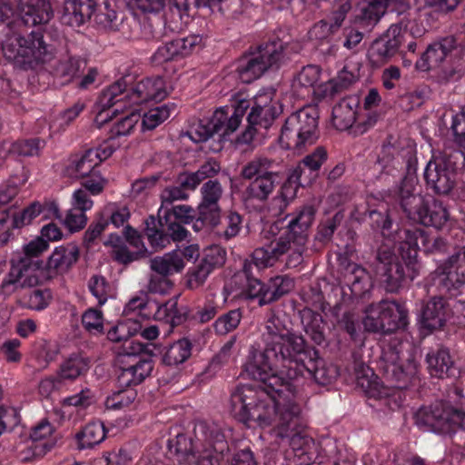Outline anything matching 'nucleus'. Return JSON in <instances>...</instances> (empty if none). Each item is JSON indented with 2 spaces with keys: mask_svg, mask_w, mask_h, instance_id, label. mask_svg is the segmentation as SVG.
I'll use <instances>...</instances> for the list:
<instances>
[{
  "mask_svg": "<svg viewBox=\"0 0 465 465\" xmlns=\"http://www.w3.org/2000/svg\"><path fill=\"white\" fill-rule=\"evenodd\" d=\"M262 335L264 351L254 353L246 365L249 375L262 384L237 386L231 395L232 412L243 423L273 426L278 443L290 446L301 465H310L316 459V445L306 433L292 381L307 376L325 385L336 377V370L314 361L316 351L307 350L303 338L290 332L276 316L267 321Z\"/></svg>",
  "mask_w": 465,
  "mask_h": 465,
  "instance_id": "1",
  "label": "nucleus"
},
{
  "mask_svg": "<svg viewBox=\"0 0 465 465\" xmlns=\"http://www.w3.org/2000/svg\"><path fill=\"white\" fill-rule=\"evenodd\" d=\"M314 214L312 206H304L284 228L281 227L280 222L266 224L262 235L270 243L253 251V264L258 268L273 266L278 262H284L289 268L301 264Z\"/></svg>",
  "mask_w": 465,
  "mask_h": 465,
  "instance_id": "2",
  "label": "nucleus"
},
{
  "mask_svg": "<svg viewBox=\"0 0 465 465\" xmlns=\"http://www.w3.org/2000/svg\"><path fill=\"white\" fill-rule=\"evenodd\" d=\"M419 239L425 240L420 229H406L398 232L397 242L393 252H387L382 247L378 258L382 263L384 282L387 290L396 292L406 281H413L420 273V264L418 260Z\"/></svg>",
  "mask_w": 465,
  "mask_h": 465,
  "instance_id": "3",
  "label": "nucleus"
},
{
  "mask_svg": "<svg viewBox=\"0 0 465 465\" xmlns=\"http://www.w3.org/2000/svg\"><path fill=\"white\" fill-rule=\"evenodd\" d=\"M2 50L7 60L23 69H35L52 58L49 45L39 31H34L26 36L15 32L7 34Z\"/></svg>",
  "mask_w": 465,
  "mask_h": 465,
  "instance_id": "4",
  "label": "nucleus"
},
{
  "mask_svg": "<svg viewBox=\"0 0 465 465\" xmlns=\"http://www.w3.org/2000/svg\"><path fill=\"white\" fill-rule=\"evenodd\" d=\"M415 183L412 178L402 181L400 189L401 206L410 219L425 226L441 228L449 218L447 209L434 199H425L420 194H414Z\"/></svg>",
  "mask_w": 465,
  "mask_h": 465,
  "instance_id": "5",
  "label": "nucleus"
},
{
  "mask_svg": "<svg viewBox=\"0 0 465 465\" xmlns=\"http://www.w3.org/2000/svg\"><path fill=\"white\" fill-rule=\"evenodd\" d=\"M318 111L304 106L292 114L282 129L280 143L283 148L302 151L318 139Z\"/></svg>",
  "mask_w": 465,
  "mask_h": 465,
  "instance_id": "6",
  "label": "nucleus"
},
{
  "mask_svg": "<svg viewBox=\"0 0 465 465\" xmlns=\"http://www.w3.org/2000/svg\"><path fill=\"white\" fill-rule=\"evenodd\" d=\"M414 419L415 424L424 431L449 434L457 428L465 430V412L454 410L442 401L420 408Z\"/></svg>",
  "mask_w": 465,
  "mask_h": 465,
  "instance_id": "7",
  "label": "nucleus"
},
{
  "mask_svg": "<svg viewBox=\"0 0 465 465\" xmlns=\"http://www.w3.org/2000/svg\"><path fill=\"white\" fill-rule=\"evenodd\" d=\"M360 100L348 96L338 102L332 108L331 124L338 131H349L353 135H361L372 128L379 119L377 112L359 114Z\"/></svg>",
  "mask_w": 465,
  "mask_h": 465,
  "instance_id": "8",
  "label": "nucleus"
},
{
  "mask_svg": "<svg viewBox=\"0 0 465 465\" xmlns=\"http://www.w3.org/2000/svg\"><path fill=\"white\" fill-rule=\"evenodd\" d=\"M362 320L364 329L370 332L389 333L407 325L406 309L393 301H381L365 309Z\"/></svg>",
  "mask_w": 465,
  "mask_h": 465,
  "instance_id": "9",
  "label": "nucleus"
},
{
  "mask_svg": "<svg viewBox=\"0 0 465 465\" xmlns=\"http://www.w3.org/2000/svg\"><path fill=\"white\" fill-rule=\"evenodd\" d=\"M282 113V105L273 89L261 90L254 97L253 105L248 115V127L239 137V142L249 143L255 134V127L269 128L276 117Z\"/></svg>",
  "mask_w": 465,
  "mask_h": 465,
  "instance_id": "10",
  "label": "nucleus"
},
{
  "mask_svg": "<svg viewBox=\"0 0 465 465\" xmlns=\"http://www.w3.org/2000/svg\"><path fill=\"white\" fill-rule=\"evenodd\" d=\"M464 159L461 151L433 155L424 172L427 184L437 193L445 194L450 192L454 184L455 170L463 164Z\"/></svg>",
  "mask_w": 465,
  "mask_h": 465,
  "instance_id": "11",
  "label": "nucleus"
},
{
  "mask_svg": "<svg viewBox=\"0 0 465 465\" xmlns=\"http://www.w3.org/2000/svg\"><path fill=\"white\" fill-rule=\"evenodd\" d=\"M282 54L283 48L280 42H272L262 46L257 54L238 68L240 80L248 84L259 78L269 67L282 60Z\"/></svg>",
  "mask_w": 465,
  "mask_h": 465,
  "instance_id": "12",
  "label": "nucleus"
},
{
  "mask_svg": "<svg viewBox=\"0 0 465 465\" xmlns=\"http://www.w3.org/2000/svg\"><path fill=\"white\" fill-rule=\"evenodd\" d=\"M412 35L400 25H391L384 35L371 44L368 52L371 63L380 66L389 62Z\"/></svg>",
  "mask_w": 465,
  "mask_h": 465,
  "instance_id": "13",
  "label": "nucleus"
},
{
  "mask_svg": "<svg viewBox=\"0 0 465 465\" xmlns=\"http://www.w3.org/2000/svg\"><path fill=\"white\" fill-rule=\"evenodd\" d=\"M114 151L115 147L112 141H104L98 147L89 149L82 154L71 156L65 165L64 173L67 176L76 179L88 176Z\"/></svg>",
  "mask_w": 465,
  "mask_h": 465,
  "instance_id": "14",
  "label": "nucleus"
},
{
  "mask_svg": "<svg viewBox=\"0 0 465 465\" xmlns=\"http://www.w3.org/2000/svg\"><path fill=\"white\" fill-rule=\"evenodd\" d=\"M127 95H129V88L127 89V84L124 78L119 79L103 90L96 104L99 112L95 121L97 123L106 122L109 116L133 106L134 104H131V100L126 97Z\"/></svg>",
  "mask_w": 465,
  "mask_h": 465,
  "instance_id": "15",
  "label": "nucleus"
},
{
  "mask_svg": "<svg viewBox=\"0 0 465 465\" xmlns=\"http://www.w3.org/2000/svg\"><path fill=\"white\" fill-rule=\"evenodd\" d=\"M321 70L316 65L303 67L293 79L292 88L294 95L301 99H306L312 95L325 97L332 95L334 84L331 81L316 85L319 82Z\"/></svg>",
  "mask_w": 465,
  "mask_h": 465,
  "instance_id": "16",
  "label": "nucleus"
},
{
  "mask_svg": "<svg viewBox=\"0 0 465 465\" xmlns=\"http://www.w3.org/2000/svg\"><path fill=\"white\" fill-rule=\"evenodd\" d=\"M250 102L244 98L235 100L231 106L218 108L211 118L215 133L223 137L234 133L240 126Z\"/></svg>",
  "mask_w": 465,
  "mask_h": 465,
  "instance_id": "17",
  "label": "nucleus"
},
{
  "mask_svg": "<svg viewBox=\"0 0 465 465\" xmlns=\"http://www.w3.org/2000/svg\"><path fill=\"white\" fill-rule=\"evenodd\" d=\"M381 367L389 379L396 381H406L413 376L418 369L417 362L411 355L407 357L403 354L400 355V352L394 349L383 351Z\"/></svg>",
  "mask_w": 465,
  "mask_h": 465,
  "instance_id": "18",
  "label": "nucleus"
},
{
  "mask_svg": "<svg viewBox=\"0 0 465 465\" xmlns=\"http://www.w3.org/2000/svg\"><path fill=\"white\" fill-rule=\"evenodd\" d=\"M169 94L166 83L160 76L148 77L138 81L129 88V95L134 105L142 104L150 101H162Z\"/></svg>",
  "mask_w": 465,
  "mask_h": 465,
  "instance_id": "19",
  "label": "nucleus"
},
{
  "mask_svg": "<svg viewBox=\"0 0 465 465\" xmlns=\"http://www.w3.org/2000/svg\"><path fill=\"white\" fill-rule=\"evenodd\" d=\"M202 201L198 205V218L202 222L215 227L219 223L220 207L218 202L223 194V188L216 180L206 182L201 188Z\"/></svg>",
  "mask_w": 465,
  "mask_h": 465,
  "instance_id": "20",
  "label": "nucleus"
},
{
  "mask_svg": "<svg viewBox=\"0 0 465 465\" xmlns=\"http://www.w3.org/2000/svg\"><path fill=\"white\" fill-rule=\"evenodd\" d=\"M39 282L37 272L25 260L13 264L9 272L1 283V290L5 295H11L19 289L33 287Z\"/></svg>",
  "mask_w": 465,
  "mask_h": 465,
  "instance_id": "21",
  "label": "nucleus"
},
{
  "mask_svg": "<svg viewBox=\"0 0 465 465\" xmlns=\"http://www.w3.org/2000/svg\"><path fill=\"white\" fill-rule=\"evenodd\" d=\"M437 281L446 290L457 289L465 282V246L450 257L447 262L436 271Z\"/></svg>",
  "mask_w": 465,
  "mask_h": 465,
  "instance_id": "22",
  "label": "nucleus"
},
{
  "mask_svg": "<svg viewBox=\"0 0 465 465\" xmlns=\"http://www.w3.org/2000/svg\"><path fill=\"white\" fill-rule=\"evenodd\" d=\"M389 0H361L356 5L350 24L371 30L385 14Z\"/></svg>",
  "mask_w": 465,
  "mask_h": 465,
  "instance_id": "23",
  "label": "nucleus"
},
{
  "mask_svg": "<svg viewBox=\"0 0 465 465\" xmlns=\"http://www.w3.org/2000/svg\"><path fill=\"white\" fill-rule=\"evenodd\" d=\"M252 269V262L244 261L242 272L246 276L247 282L242 290H232L229 284L223 288V300L226 302L230 296L232 299H246L253 300L258 299L260 305L268 304L263 301V296L268 292V285L263 284L260 280L250 277Z\"/></svg>",
  "mask_w": 465,
  "mask_h": 465,
  "instance_id": "24",
  "label": "nucleus"
},
{
  "mask_svg": "<svg viewBox=\"0 0 465 465\" xmlns=\"http://www.w3.org/2000/svg\"><path fill=\"white\" fill-rule=\"evenodd\" d=\"M140 329V324L135 320L129 318L109 330L107 338L114 342L124 341L122 353L129 357H134L143 351V346L140 342L129 340V338L137 333Z\"/></svg>",
  "mask_w": 465,
  "mask_h": 465,
  "instance_id": "25",
  "label": "nucleus"
},
{
  "mask_svg": "<svg viewBox=\"0 0 465 465\" xmlns=\"http://www.w3.org/2000/svg\"><path fill=\"white\" fill-rule=\"evenodd\" d=\"M95 5V0H64L60 19L70 26H80L91 17Z\"/></svg>",
  "mask_w": 465,
  "mask_h": 465,
  "instance_id": "26",
  "label": "nucleus"
},
{
  "mask_svg": "<svg viewBox=\"0 0 465 465\" xmlns=\"http://www.w3.org/2000/svg\"><path fill=\"white\" fill-rule=\"evenodd\" d=\"M454 45L453 38H445L441 42L429 45L425 53L416 62V68L423 72L440 68L453 49Z\"/></svg>",
  "mask_w": 465,
  "mask_h": 465,
  "instance_id": "27",
  "label": "nucleus"
},
{
  "mask_svg": "<svg viewBox=\"0 0 465 465\" xmlns=\"http://www.w3.org/2000/svg\"><path fill=\"white\" fill-rule=\"evenodd\" d=\"M21 18L26 25L46 24L53 16V9L47 0H20Z\"/></svg>",
  "mask_w": 465,
  "mask_h": 465,
  "instance_id": "28",
  "label": "nucleus"
},
{
  "mask_svg": "<svg viewBox=\"0 0 465 465\" xmlns=\"http://www.w3.org/2000/svg\"><path fill=\"white\" fill-rule=\"evenodd\" d=\"M79 255L80 251L75 243L70 242L57 246L48 258L47 269L65 272L78 261Z\"/></svg>",
  "mask_w": 465,
  "mask_h": 465,
  "instance_id": "29",
  "label": "nucleus"
},
{
  "mask_svg": "<svg viewBox=\"0 0 465 465\" xmlns=\"http://www.w3.org/2000/svg\"><path fill=\"white\" fill-rule=\"evenodd\" d=\"M356 382L371 398H382L388 395V390L368 366L363 364L359 366L356 371Z\"/></svg>",
  "mask_w": 465,
  "mask_h": 465,
  "instance_id": "30",
  "label": "nucleus"
},
{
  "mask_svg": "<svg viewBox=\"0 0 465 465\" xmlns=\"http://www.w3.org/2000/svg\"><path fill=\"white\" fill-rule=\"evenodd\" d=\"M447 316L446 303L442 298H433L429 301L422 312V327L433 331L440 329Z\"/></svg>",
  "mask_w": 465,
  "mask_h": 465,
  "instance_id": "31",
  "label": "nucleus"
},
{
  "mask_svg": "<svg viewBox=\"0 0 465 465\" xmlns=\"http://www.w3.org/2000/svg\"><path fill=\"white\" fill-rule=\"evenodd\" d=\"M90 368L89 361L79 354H73L64 360L57 371V379L61 381H74L84 375Z\"/></svg>",
  "mask_w": 465,
  "mask_h": 465,
  "instance_id": "32",
  "label": "nucleus"
},
{
  "mask_svg": "<svg viewBox=\"0 0 465 465\" xmlns=\"http://www.w3.org/2000/svg\"><path fill=\"white\" fill-rule=\"evenodd\" d=\"M305 166L300 163L291 172L287 183L282 186L281 195L284 201L292 200L296 195V191L300 186L309 184L316 174L309 172L306 173Z\"/></svg>",
  "mask_w": 465,
  "mask_h": 465,
  "instance_id": "33",
  "label": "nucleus"
},
{
  "mask_svg": "<svg viewBox=\"0 0 465 465\" xmlns=\"http://www.w3.org/2000/svg\"><path fill=\"white\" fill-rule=\"evenodd\" d=\"M184 265L182 253L179 251L165 253L151 261V269L163 276L180 272Z\"/></svg>",
  "mask_w": 465,
  "mask_h": 465,
  "instance_id": "34",
  "label": "nucleus"
},
{
  "mask_svg": "<svg viewBox=\"0 0 465 465\" xmlns=\"http://www.w3.org/2000/svg\"><path fill=\"white\" fill-rule=\"evenodd\" d=\"M104 426L100 421H93L86 424L75 434V439L80 449H91L100 444L105 439Z\"/></svg>",
  "mask_w": 465,
  "mask_h": 465,
  "instance_id": "35",
  "label": "nucleus"
},
{
  "mask_svg": "<svg viewBox=\"0 0 465 465\" xmlns=\"http://www.w3.org/2000/svg\"><path fill=\"white\" fill-rule=\"evenodd\" d=\"M277 173L265 174L250 183L246 188V195L250 199L265 201L276 186Z\"/></svg>",
  "mask_w": 465,
  "mask_h": 465,
  "instance_id": "36",
  "label": "nucleus"
},
{
  "mask_svg": "<svg viewBox=\"0 0 465 465\" xmlns=\"http://www.w3.org/2000/svg\"><path fill=\"white\" fill-rule=\"evenodd\" d=\"M427 362L430 373L440 379L449 376V371L453 363L449 351L445 349H440L435 353L428 354Z\"/></svg>",
  "mask_w": 465,
  "mask_h": 465,
  "instance_id": "37",
  "label": "nucleus"
},
{
  "mask_svg": "<svg viewBox=\"0 0 465 465\" xmlns=\"http://www.w3.org/2000/svg\"><path fill=\"white\" fill-rule=\"evenodd\" d=\"M154 311L153 317L155 321L163 322L173 327L181 322V315H179L176 308V302L173 300L168 301L164 304L159 305L155 302L150 304V311Z\"/></svg>",
  "mask_w": 465,
  "mask_h": 465,
  "instance_id": "38",
  "label": "nucleus"
},
{
  "mask_svg": "<svg viewBox=\"0 0 465 465\" xmlns=\"http://www.w3.org/2000/svg\"><path fill=\"white\" fill-rule=\"evenodd\" d=\"M192 352V344L187 339L173 342L165 351L163 361L167 365H178L184 362Z\"/></svg>",
  "mask_w": 465,
  "mask_h": 465,
  "instance_id": "39",
  "label": "nucleus"
},
{
  "mask_svg": "<svg viewBox=\"0 0 465 465\" xmlns=\"http://www.w3.org/2000/svg\"><path fill=\"white\" fill-rule=\"evenodd\" d=\"M140 114L135 111L117 120L110 130V137L106 141H112L116 148L115 138L129 135L135 128L140 120Z\"/></svg>",
  "mask_w": 465,
  "mask_h": 465,
  "instance_id": "40",
  "label": "nucleus"
},
{
  "mask_svg": "<svg viewBox=\"0 0 465 465\" xmlns=\"http://www.w3.org/2000/svg\"><path fill=\"white\" fill-rule=\"evenodd\" d=\"M294 288L293 280L287 275H279L272 278L268 283V292L263 296L265 302H272Z\"/></svg>",
  "mask_w": 465,
  "mask_h": 465,
  "instance_id": "41",
  "label": "nucleus"
},
{
  "mask_svg": "<svg viewBox=\"0 0 465 465\" xmlns=\"http://www.w3.org/2000/svg\"><path fill=\"white\" fill-rule=\"evenodd\" d=\"M346 278L351 284V290L354 295H361L371 287L369 273L359 265H352L351 272L346 275Z\"/></svg>",
  "mask_w": 465,
  "mask_h": 465,
  "instance_id": "42",
  "label": "nucleus"
},
{
  "mask_svg": "<svg viewBox=\"0 0 465 465\" xmlns=\"http://www.w3.org/2000/svg\"><path fill=\"white\" fill-rule=\"evenodd\" d=\"M272 166V162L267 158H255L245 164L241 172V175L243 179L253 181L265 174H271L270 169Z\"/></svg>",
  "mask_w": 465,
  "mask_h": 465,
  "instance_id": "43",
  "label": "nucleus"
},
{
  "mask_svg": "<svg viewBox=\"0 0 465 465\" xmlns=\"http://www.w3.org/2000/svg\"><path fill=\"white\" fill-rule=\"evenodd\" d=\"M174 109L173 105L163 104L158 107L150 109L143 116L142 128L143 130H153L159 124L167 120L171 112Z\"/></svg>",
  "mask_w": 465,
  "mask_h": 465,
  "instance_id": "44",
  "label": "nucleus"
},
{
  "mask_svg": "<svg viewBox=\"0 0 465 465\" xmlns=\"http://www.w3.org/2000/svg\"><path fill=\"white\" fill-rule=\"evenodd\" d=\"M88 288L100 306L104 305L109 298H113L114 295L113 287L103 276H93L88 282Z\"/></svg>",
  "mask_w": 465,
  "mask_h": 465,
  "instance_id": "45",
  "label": "nucleus"
},
{
  "mask_svg": "<svg viewBox=\"0 0 465 465\" xmlns=\"http://www.w3.org/2000/svg\"><path fill=\"white\" fill-rule=\"evenodd\" d=\"M219 224L222 230H218L217 233L225 240H230L238 235L242 230V217L235 212H229L223 220L219 216V223L215 226Z\"/></svg>",
  "mask_w": 465,
  "mask_h": 465,
  "instance_id": "46",
  "label": "nucleus"
},
{
  "mask_svg": "<svg viewBox=\"0 0 465 465\" xmlns=\"http://www.w3.org/2000/svg\"><path fill=\"white\" fill-rule=\"evenodd\" d=\"M122 238L117 234H110L105 242L106 245L113 247L112 255L121 263H129L139 259L134 251L122 244Z\"/></svg>",
  "mask_w": 465,
  "mask_h": 465,
  "instance_id": "47",
  "label": "nucleus"
},
{
  "mask_svg": "<svg viewBox=\"0 0 465 465\" xmlns=\"http://www.w3.org/2000/svg\"><path fill=\"white\" fill-rule=\"evenodd\" d=\"M226 261V251L220 245H211L203 250L201 263L213 271L223 266Z\"/></svg>",
  "mask_w": 465,
  "mask_h": 465,
  "instance_id": "48",
  "label": "nucleus"
},
{
  "mask_svg": "<svg viewBox=\"0 0 465 465\" xmlns=\"http://www.w3.org/2000/svg\"><path fill=\"white\" fill-rule=\"evenodd\" d=\"M134 390H124L108 396L104 401L108 410H124L128 407L136 398Z\"/></svg>",
  "mask_w": 465,
  "mask_h": 465,
  "instance_id": "49",
  "label": "nucleus"
},
{
  "mask_svg": "<svg viewBox=\"0 0 465 465\" xmlns=\"http://www.w3.org/2000/svg\"><path fill=\"white\" fill-rule=\"evenodd\" d=\"M54 431V427L49 421L42 420L33 428L30 437L33 441H43L45 448L51 449L55 443L52 438Z\"/></svg>",
  "mask_w": 465,
  "mask_h": 465,
  "instance_id": "50",
  "label": "nucleus"
},
{
  "mask_svg": "<svg viewBox=\"0 0 465 465\" xmlns=\"http://www.w3.org/2000/svg\"><path fill=\"white\" fill-rule=\"evenodd\" d=\"M22 342L14 338L5 340L0 346V352L7 363L19 364L23 360Z\"/></svg>",
  "mask_w": 465,
  "mask_h": 465,
  "instance_id": "51",
  "label": "nucleus"
},
{
  "mask_svg": "<svg viewBox=\"0 0 465 465\" xmlns=\"http://www.w3.org/2000/svg\"><path fill=\"white\" fill-rule=\"evenodd\" d=\"M241 319L242 313L239 310L230 311L215 321L214 330L218 334H226L237 328Z\"/></svg>",
  "mask_w": 465,
  "mask_h": 465,
  "instance_id": "52",
  "label": "nucleus"
},
{
  "mask_svg": "<svg viewBox=\"0 0 465 465\" xmlns=\"http://www.w3.org/2000/svg\"><path fill=\"white\" fill-rule=\"evenodd\" d=\"M82 323L85 330L93 333H100L104 330V315L102 311L89 308L82 315Z\"/></svg>",
  "mask_w": 465,
  "mask_h": 465,
  "instance_id": "53",
  "label": "nucleus"
},
{
  "mask_svg": "<svg viewBox=\"0 0 465 465\" xmlns=\"http://www.w3.org/2000/svg\"><path fill=\"white\" fill-rule=\"evenodd\" d=\"M152 302H148L146 295L142 294L140 296L133 297L125 305L124 313L126 316H130L133 313H137L142 318H151L150 304Z\"/></svg>",
  "mask_w": 465,
  "mask_h": 465,
  "instance_id": "54",
  "label": "nucleus"
},
{
  "mask_svg": "<svg viewBox=\"0 0 465 465\" xmlns=\"http://www.w3.org/2000/svg\"><path fill=\"white\" fill-rule=\"evenodd\" d=\"M41 142L38 139L18 141L8 145L9 153L22 156H34L39 153Z\"/></svg>",
  "mask_w": 465,
  "mask_h": 465,
  "instance_id": "55",
  "label": "nucleus"
},
{
  "mask_svg": "<svg viewBox=\"0 0 465 465\" xmlns=\"http://www.w3.org/2000/svg\"><path fill=\"white\" fill-rule=\"evenodd\" d=\"M40 215V202H33L21 213L15 214L12 219L13 228H22L30 224L35 218Z\"/></svg>",
  "mask_w": 465,
  "mask_h": 465,
  "instance_id": "56",
  "label": "nucleus"
},
{
  "mask_svg": "<svg viewBox=\"0 0 465 465\" xmlns=\"http://www.w3.org/2000/svg\"><path fill=\"white\" fill-rule=\"evenodd\" d=\"M174 42L179 56H187L203 46V37L199 35H190Z\"/></svg>",
  "mask_w": 465,
  "mask_h": 465,
  "instance_id": "57",
  "label": "nucleus"
},
{
  "mask_svg": "<svg viewBox=\"0 0 465 465\" xmlns=\"http://www.w3.org/2000/svg\"><path fill=\"white\" fill-rule=\"evenodd\" d=\"M64 225L71 232H79L87 223L85 212L71 207L63 221Z\"/></svg>",
  "mask_w": 465,
  "mask_h": 465,
  "instance_id": "58",
  "label": "nucleus"
},
{
  "mask_svg": "<svg viewBox=\"0 0 465 465\" xmlns=\"http://www.w3.org/2000/svg\"><path fill=\"white\" fill-rule=\"evenodd\" d=\"M187 134L194 143H202L207 141L216 133L214 128H213L210 119L208 122L199 121L194 124Z\"/></svg>",
  "mask_w": 465,
  "mask_h": 465,
  "instance_id": "59",
  "label": "nucleus"
},
{
  "mask_svg": "<svg viewBox=\"0 0 465 465\" xmlns=\"http://www.w3.org/2000/svg\"><path fill=\"white\" fill-rule=\"evenodd\" d=\"M162 213L165 218L173 215L179 223H190L197 215L196 211L187 204L174 205L171 209H165Z\"/></svg>",
  "mask_w": 465,
  "mask_h": 465,
  "instance_id": "60",
  "label": "nucleus"
},
{
  "mask_svg": "<svg viewBox=\"0 0 465 465\" xmlns=\"http://www.w3.org/2000/svg\"><path fill=\"white\" fill-rule=\"evenodd\" d=\"M128 5L144 14H158L164 9L169 0H126Z\"/></svg>",
  "mask_w": 465,
  "mask_h": 465,
  "instance_id": "61",
  "label": "nucleus"
},
{
  "mask_svg": "<svg viewBox=\"0 0 465 465\" xmlns=\"http://www.w3.org/2000/svg\"><path fill=\"white\" fill-rule=\"evenodd\" d=\"M82 187L92 195L100 194L107 185V180L98 173H91L84 177Z\"/></svg>",
  "mask_w": 465,
  "mask_h": 465,
  "instance_id": "62",
  "label": "nucleus"
},
{
  "mask_svg": "<svg viewBox=\"0 0 465 465\" xmlns=\"http://www.w3.org/2000/svg\"><path fill=\"white\" fill-rule=\"evenodd\" d=\"M327 159V152L323 147H317L311 154L301 162L311 173L316 174L322 163Z\"/></svg>",
  "mask_w": 465,
  "mask_h": 465,
  "instance_id": "63",
  "label": "nucleus"
},
{
  "mask_svg": "<svg viewBox=\"0 0 465 465\" xmlns=\"http://www.w3.org/2000/svg\"><path fill=\"white\" fill-rule=\"evenodd\" d=\"M451 129L455 136V142L460 147L465 149V109L453 116Z\"/></svg>",
  "mask_w": 465,
  "mask_h": 465,
  "instance_id": "64",
  "label": "nucleus"
}]
</instances>
